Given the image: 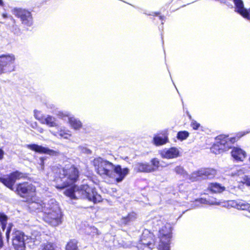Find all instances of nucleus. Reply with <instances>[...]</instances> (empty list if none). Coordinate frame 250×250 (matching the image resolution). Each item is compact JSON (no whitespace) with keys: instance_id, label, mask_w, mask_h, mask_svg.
Instances as JSON below:
<instances>
[{"instance_id":"nucleus-1","label":"nucleus","mask_w":250,"mask_h":250,"mask_svg":"<svg viewBox=\"0 0 250 250\" xmlns=\"http://www.w3.org/2000/svg\"><path fill=\"white\" fill-rule=\"evenodd\" d=\"M63 193L71 199H87L94 203L100 202L102 200V196L98 194L95 189L87 185H81L80 187L72 186L66 189Z\"/></svg>"},{"instance_id":"nucleus-2","label":"nucleus","mask_w":250,"mask_h":250,"mask_svg":"<svg viewBox=\"0 0 250 250\" xmlns=\"http://www.w3.org/2000/svg\"><path fill=\"white\" fill-rule=\"evenodd\" d=\"M79 171L73 166H65L56 170L55 180L58 184L56 188L63 189L72 186L78 179Z\"/></svg>"},{"instance_id":"nucleus-3","label":"nucleus","mask_w":250,"mask_h":250,"mask_svg":"<svg viewBox=\"0 0 250 250\" xmlns=\"http://www.w3.org/2000/svg\"><path fill=\"white\" fill-rule=\"evenodd\" d=\"M44 208L42 218L44 222L53 227L58 226L62 223V212L54 200H50Z\"/></svg>"},{"instance_id":"nucleus-4","label":"nucleus","mask_w":250,"mask_h":250,"mask_svg":"<svg viewBox=\"0 0 250 250\" xmlns=\"http://www.w3.org/2000/svg\"><path fill=\"white\" fill-rule=\"evenodd\" d=\"M157 226L160 227L158 238L159 243L158 246V250H170V242L171 238V228L169 224L164 223L161 220L157 221Z\"/></svg>"},{"instance_id":"nucleus-5","label":"nucleus","mask_w":250,"mask_h":250,"mask_svg":"<svg viewBox=\"0 0 250 250\" xmlns=\"http://www.w3.org/2000/svg\"><path fill=\"white\" fill-rule=\"evenodd\" d=\"M93 165L96 173L104 179H110L113 176L114 165L111 162L101 157L95 158Z\"/></svg>"},{"instance_id":"nucleus-6","label":"nucleus","mask_w":250,"mask_h":250,"mask_svg":"<svg viewBox=\"0 0 250 250\" xmlns=\"http://www.w3.org/2000/svg\"><path fill=\"white\" fill-rule=\"evenodd\" d=\"M176 173L182 175L185 178H188L191 181H195L200 178H212L216 175V170L211 168H201L188 175L187 172L181 166L175 168Z\"/></svg>"},{"instance_id":"nucleus-7","label":"nucleus","mask_w":250,"mask_h":250,"mask_svg":"<svg viewBox=\"0 0 250 250\" xmlns=\"http://www.w3.org/2000/svg\"><path fill=\"white\" fill-rule=\"evenodd\" d=\"M15 60V56L13 54L0 56V75L14 71Z\"/></svg>"},{"instance_id":"nucleus-8","label":"nucleus","mask_w":250,"mask_h":250,"mask_svg":"<svg viewBox=\"0 0 250 250\" xmlns=\"http://www.w3.org/2000/svg\"><path fill=\"white\" fill-rule=\"evenodd\" d=\"M154 244V241L152 234L148 230H145L142 234L140 242L138 244L137 247L143 250H151Z\"/></svg>"},{"instance_id":"nucleus-9","label":"nucleus","mask_w":250,"mask_h":250,"mask_svg":"<svg viewBox=\"0 0 250 250\" xmlns=\"http://www.w3.org/2000/svg\"><path fill=\"white\" fill-rule=\"evenodd\" d=\"M35 187L27 183L17 185L16 191L22 197H33L35 195Z\"/></svg>"},{"instance_id":"nucleus-10","label":"nucleus","mask_w":250,"mask_h":250,"mask_svg":"<svg viewBox=\"0 0 250 250\" xmlns=\"http://www.w3.org/2000/svg\"><path fill=\"white\" fill-rule=\"evenodd\" d=\"M27 236L19 231H16L13 234V245L16 250H25L26 243H29Z\"/></svg>"},{"instance_id":"nucleus-11","label":"nucleus","mask_w":250,"mask_h":250,"mask_svg":"<svg viewBox=\"0 0 250 250\" xmlns=\"http://www.w3.org/2000/svg\"><path fill=\"white\" fill-rule=\"evenodd\" d=\"M113 169V176L111 177L110 179L116 183L122 182L129 173V169L128 168H122L119 165H114Z\"/></svg>"},{"instance_id":"nucleus-12","label":"nucleus","mask_w":250,"mask_h":250,"mask_svg":"<svg viewBox=\"0 0 250 250\" xmlns=\"http://www.w3.org/2000/svg\"><path fill=\"white\" fill-rule=\"evenodd\" d=\"M14 14L20 18L22 23L26 26H30L33 23V20L30 12L24 9H15Z\"/></svg>"},{"instance_id":"nucleus-13","label":"nucleus","mask_w":250,"mask_h":250,"mask_svg":"<svg viewBox=\"0 0 250 250\" xmlns=\"http://www.w3.org/2000/svg\"><path fill=\"white\" fill-rule=\"evenodd\" d=\"M23 177V173L19 171H16L11 173L6 178H0V182L2 183L5 186L10 189H12L13 186H14L16 181Z\"/></svg>"},{"instance_id":"nucleus-14","label":"nucleus","mask_w":250,"mask_h":250,"mask_svg":"<svg viewBox=\"0 0 250 250\" xmlns=\"http://www.w3.org/2000/svg\"><path fill=\"white\" fill-rule=\"evenodd\" d=\"M26 146L28 148L40 153L46 154L53 156H57L60 155L59 151L50 149L48 147L38 145H27Z\"/></svg>"},{"instance_id":"nucleus-15","label":"nucleus","mask_w":250,"mask_h":250,"mask_svg":"<svg viewBox=\"0 0 250 250\" xmlns=\"http://www.w3.org/2000/svg\"><path fill=\"white\" fill-rule=\"evenodd\" d=\"M216 144L223 150L227 151L231 147V144L235 141L234 138L229 139L228 136L220 135L216 137Z\"/></svg>"},{"instance_id":"nucleus-16","label":"nucleus","mask_w":250,"mask_h":250,"mask_svg":"<svg viewBox=\"0 0 250 250\" xmlns=\"http://www.w3.org/2000/svg\"><path fill=\"white\" fill-rule=\"evenodd\" d=\"M233 2L235 6V11L244 18L250 20V8L248 10L245 8L242 0H233Z\"/></svg>"},{"instance_id":"nucleus-17","label":"nucleus","mask_w":250,"mask_h":250,"mask_svg":"<svg viewBox=\"0 0 250 250\" xmlns=\"http://www.w3.org/2000/svg\"><path fill=\"white\" fill-rule=\"evenodd\" d=\"M231 155L235 161L243 162L246 157V153L240 147H234L232 148Z\"/></svg>"},{"instance_id":"nucleus-18","label":"nucleus","mask_w":250,"mask_h":250,"mask_svg":"<svg viewBox=\"0 0 250 250\" xmlns=\"http://www.w3.org/2000/svg\"><path fill=\"white\" fill-rule=\"evenodd\" d=\"M47 203H44L42 201L36 202L32 201L29 203L28 208L31 211L38 213H44V207L46 206Z\"/></svg>"},{"instance_id":"nucleus-19","label":"nucleus","mask_w":250,"mask_h":250,"mask_svg":"<svg viewBox=\"0 0 250 250\" xmlns=\"http://www.w3.org/2000/svg\"><path fill=\"white\" fill-rule=\"evenodd\" d=\"M162 157L166 159H172L176 158L179 155L178 150L175 147H171L169 149H165L161 152Z\"/></svg>"},{"instance_id":"nucleus-20","label":"nucleus","mask_w":250,"mask_h":250,"mask_svg":"<svg viewBox=\"0 0 250 250\" xmlns=\"http://www.w3.org/2000/svg\"><path fill=\"white\" fill-rule=\"evenodd\" d=\"M134 169L137 172H151L150 165L147 163H138L134 165Z\"/></svg>"},{"instance_id":"nucleus-21","label":"nucleus","mask_w":250,"mask_h":250,"mask_svg":"<svg viewBox=\"0 0 250 250\" xmlns=\"http://www.w3.org/2000/svg\"><path fill=\"white\" fill-rule=\"evenodd\" d=\"M41 124L46 125L48 126L57 127L58 124L56 122V118L53 116L47 115L45 116L41 121Z\"/></svg>"},{"instance_id":"nucleus-22","label":"nucleus","mask_w":250,"mask_h":250,"mask_svg":"<svg viewBox=\"0 0 250 250\" xmlns=\"http://www.w3.org/2000/svg\"><path fill=\"white\" fill-rule=\"evenodd\" d=\"M137 218V214L134 212L128 213L126 216H124L120 219V223L123 225H126L135 221Z\"/></svg>"},{"instance_id":"nucleus-23","label":"nucleus","mask_w":250,"mask_h":250,"mask_svg":"<svg viewBox=\"0 0 250 250\" xmlns=\"http://www.w3.org/2000/svg\"><path fill=\"white\" fill-rule=\"evenodd\" d=\"M208 188L210 190L214 193H220L225 190V187L222 186L219 184L216 183H211Z\"/></svg>"},{"instance_id":"nucleus-24","label":"nucleus","mask_w":250,"mask_h":250,"mask_svg":"<svg viewBox=\"0 0 250 250\" xmlns=\"http://www.w3.org/2000/svg\"><path fill=\"white\" fill-rule=\"evenodd\" d=\"M50 132L55 136L57 137L58 134L61 138H63L64 139H68L71 136L69 131L62 129H60L59 130L58 133L53 132L51 130H50Z\"/></svg>"},{"instance_id":"nucleus-25","label":"nucleus","mask_w":250,"mask_h":250,"mask_svg":"<svg viewBox=\"0 0 250 250\" xmlns=\"http://www.w3.org/2000/svg\"><path fill=\"white\" fill-rule=\"evenodd\" d=\"M69 122L70 125L75 129H79L82 127L81 122L74 117H70Z\"/></svg>"},{"instance_id":"nucleus-26","label":"nucleus","mask_w":250,"mask_h":250,"mask_svg":"<svg viewBox=\"0 0 250 250\" xmlns=\"http://www.w3.org/2000/svg\"><path fill=\"white\" fill-rule=\"evenodd\" d=\"M66 250H78L77 241L75 240L70 241L66 246Z\"/></svg>"},{"instance_id":"nucleus-27","label":"nucleus","mask_w":250,"mask_h":250,"mask_svg":"<svg viewBox=\"0 0 250 250\" xmlns=\"http://www.w3.org/2000/svg\"><path fill=\"white\" fill-rule=\"evenodd\" d=\"M151 165H150L151 172L157 170L160 166V162L157 158H153L151 160Z\"/></svg>"},{"instance_id":"nucleus-28","label":"nucleus","mask_w":250,"mask_h":250,"mask_svg":"<svg viewBox=\"0 0 250 250\" xmlns=\"http://www.w3.org/2000/svg\"><path fill=\"white\" fill-rule=\"evenodd\" d=\"M248 172V170L244 167L240 168L238 170H237L236 172H235L234 173L232 174V175L233 176H238L237 179H240L239 178L240 177H243V175L247 173Z\"/></svg>"},{"instance_id":"nucleus-29","label":"nucleus","mask_w":250,"mask_h":250,"mask_svg":"<svg viewBox=\"0 0 250 250\" xmlns=\"http://www.w3.org/2000/svg\"><path fill=\"white\" fill-rule=\"evenodd\" d=\"M154 143L155 145L158 146V145H162L164 144H165L167 142V139L164 138H163L162 137H159V136H156L153 139Z\"/></svg>"},{"instance_id":"nucleus-30","label":"nucleus","mask_w":250,"mask_h":250,"mask_svg":"<svg viewBox=\"0 0 250 250\" xmlns=\"http://www.w3.org/2000/svg\"><path fill=\"white\" fill-rule=\"evenodd\" d=\"M240 179H237L238 182L246 184L247 186H250V177L244 175L243 177H240Z\"/></svg>"},{"instance_id":"nucleus-31","label":"nucleus","mask_w":250,"mask_h":250,"mask_svg":"<svg viewBox=\"0 0 250 250\" xmlns=\"http://www.w3.org/2000/svg\"><path fill=\"white\" fill-rule=\"evenodd\" d=\"M39 250H56L53 245L49 243H44L41 246Z\"/></svg>"},{"instance_id":"nucleus-32","label":"nucleus","mask_w":250,"mask_h":250,"mask_svg":"<svg viewBox=\"0 0 250 250\" xmlns=\"http://www.w3.org/2000/svg\"><path fill=\"white\" fill-rule=\"evenodd\" d=\"M211 151L215 154H219L225 150L221 149L220 147L216 144H214L210 148Z\"/></svg>"},{"instance_id":"nucleus-33","label":"nucleus","mask_w":250,"mask_h":250,"mask_svg":"<svg viewBox=\"0 0 250 250\" xmlns=\"http://www.w3.org/2000/svg\"><path fill=\"white\" fill-rule=\"evenodd\" d=\"M188 133L187 131H180L177 134V138L180 140L186 139L188 136Z\"/></svg>"},{"instance_id":"nucleus-34","label":"nucleus","mask_w":250,"mask_h":250,"mask_svg":"<svg viewBox=\"0 0 250 250\" xmlns=\"http://www.w3.org/2000/svg\"><path fill=\"white\" fill-rule=\"evenodd\" d=\"M98 230L94 227H89L86 229L85 232L88 234L94 235L97 233Z\"/></svg>"},{"instance_id":"nucleus-35","label":"nucleus","mask_w":250,"mask_h":250,"mask_svg":"<svg viewBox=\"0 0 250 250\" xmlns=\"http://www.w3.org/2000/svg\"><path fill=\"white\" fill-rule=\"evenodd\" d=\"M34 117L37 120H39L41 123L42 120L45 116H42L40 111L35 110Z\"/></svg>"},{"instance_id":"nucleus-36","label":"nucleus","mask_w":250,"mask_h":250,"mask_svg":"<svg viewBox=\"0 0 250 250\" xmlns=\"http://www.w3.org/2000/svg\"><path fill=\"white\" fill-rule=\"evenodd\" d=\"M240 202L236 205L237 206V208L239 209H246L247 208H248L249 210L250 211V206H249L248 205L245 204H240Z\"/></svg>"},{"instance_id":"nucleus-37","label":"nucleus","mask_w":250,"mask_h":250,"mask_svg":"<svg viewBox=\"0 0 250 250\" xmlns=\"http://www.w3.org/2000/svg\"><path fill=\"white\" fill-rule=\"evenodd\" d=\"M7 219V216L3 213H0V222L1 223L3 227L4 223L6 222Z\"/></svg>"},{"instance_id":"nucleus-38","label":"nucleus","mask_w":250,"mask_h":250,"mask_svg":"<svg viewBox=\"0 0 250 250\" xmlns=\"http://www.w3.org/2000/svg\"><path fill=\"white\" fill-rule=\"evenodd\" d=\"M191 126L194 129H198L200 126V124L197 123L196 121H192L191 122Z\"/></svg>"},{"instance_id":"nucleus-39","label":"nucleus","mask_w":250,"mask_h":250,"mask_svg":"<svg viewBox=\"0 0 250 250\" xmlns=\"http://www.w3.org/2000/svg\"><path fill=\"white\" fill-rule=\"evenodd\" d=\"M195 202L197 205H198V203H200V204H207V201L205 199H204L202 198L200 199L199 200H196Z\"/></svg>"},{"instance_id":"nucleus-40","label":"nucleus","mask_w":250,"mask_h":250,"mask_svg":"<svg viewBox=\"0 0 250 250\" xmlns=\"http://www.w3.org/2000/svg\"><path fill=\"white\" fill-rule=\"evenodd\" d=\"M4 151L1 148H0V160L3 159V158L4 157Z\"/></svg>"},{"instance_id":"nucleus-41","label":"nucleus","mask_w":250,"mask_h":250,"mask_svg":"<svg viewBox=\"0 0 250 250\" xmlns=\"http://www.w3.org/2000/svg\"><path fill=\"white\" fill-rule=\"evenodd\" d=\"M10 231H11V227H9L6 231V238H7V240H8L9 238V234H10Z\"/></svg>"},{"instance_id":"nucleus-42","label":"nucleus","mask_w":250,"mask_h":250,"mask_svg":"<svg viewBox=\"0 0 250 250\" xmlns=\"http://www.w3.org/2000/svg\"><path fill=\"white\" fill-rule=\"evenodd\" d=\"M37 131L41 133H43L44 131L43 129L41 127H37Z\"/></svg>"},{"instance_id":"nucleus-43","label":"nucleus","mask_w":250,"mask_h":250,"mask_svg":"<svg viewBox=\"0 0 250 250\" xmlns=\"http://www.w3.org/2000/svg\"><path fill=\"white\" fill-rule=\"evenodd\" d=\"M3 246V242L1 238V233H0V248Z\"/></svg>"},{"instance_id":"nucleus-44","label":"nucleus","mask_w":250,"mask_h":250,"mask_svg":"<svg viewBox=\"0 0 250 250\" xmlns=\"http://www.w3.org/2000/svg\"><path fill=\"white\" fill-rule=\"evenodd\" d=\"M40 162H41V165H42V168H43V160L42 158H40Z\"/></svg>"},{"instance_id":"nucleus-45","label":"nucleus","mask_w":250,"mask_h":250,"mask_svg":"<svg viewBox=\"0 0 250 250\" xmlns=\"http://www.w3.org/2000/svg\"><path fill=\"white\" fill-rule=\"evenodd\" d=\"M2 17H3L4 18H7V17H8V16H7V14H2Z\"/></svg>"},{"instance_id":"nucleus-46","label":"nucleus","mask_w":250,"mask_h":250,"mask_svg":"<svg viewBox=\"0 0 250 250\" xmlns=\"http://www.w3.org/2000/svg\"><path fill=\"white\" fill-rule=\"evenodd\" d=\"M35 240V238H33V237H31V238H30V240L31 241H33V242L35 243V240Z\"/></svg>"},{"instance_id":"nucleus-47","label":"nucleus","mask_w":250,"mask_h":250,"mask_svg":"<svg viewBox=\"0 0 250 250\" xmlns=\"http://www.w3.org/2000/svg\"><path fill=\"white\" fill-rule=\"evenodd\" d=\"M9 18L13 21V22H15V20L13 19V18L11 16H10Z\"/></svg>"},{"instance_id":"nucleus-48","label":"nucleus","mask_w":250,"mask_h":250,"mask_svg":"<svg viewBox=\"0 0 250 250\" xmlns=\"http://www.w3.org/2000/svg\"><path fill=\"white\" fill-rule=\"evenodd\" d=\"M3 5V1L2 0H0V5Z\"/></svg>"},{"instance_id":"nucleus-49","label":"nucleus","mask_w":250,"mask_h":250,"mask_svg":"<svg viewBox=\"0 0 250 250\" xmlns=\"http://www.w3.org/2000/svg\"><path fill=\"white\" fill-rule=\"evenodd\" d=\"M231 205H232V206H234L235 203L233 201H231Z\"/></svg>"},{"instance_id":"nucleus-50","label":"nucleus","mask_w":250,"mask_h":250,"mask_svg":"<svg viewBox=\"0 0 250 250\" xmlns=\"http://www.w3.org/2000/svg\"><path fill=\"white\" fill-rule=\"evenodd\" d=\"M210 204H211V205L217 204L216 202H212Z\"/></svg>"},{"instance_id":"nucleus-51","label":"nucleus","mask_w":250,"mask_h":250,"mask_svg":"<svg viewBox=\"0 0 250 250\" xmlns=\"http://www.w3.org/2000/svg\"><path fill=\"white\" fill-rule=\"evenodd\" d=\"M249 132H250V131H247V132H246V133H249Z\"/></svg>"}]
</instances>
